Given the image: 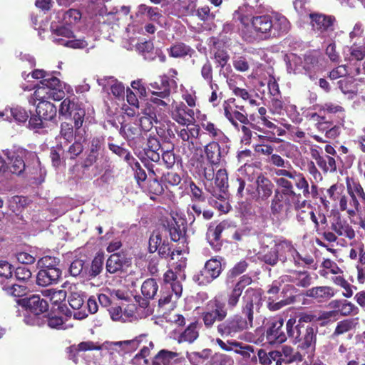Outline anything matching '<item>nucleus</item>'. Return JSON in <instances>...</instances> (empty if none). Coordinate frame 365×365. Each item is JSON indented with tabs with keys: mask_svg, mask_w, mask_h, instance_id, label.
I'll list each match as a JSON object with an SVG mask.
<instances>
[{
	"mask_svg": "<svg viewBox=\"0 0 365 365\" xmlns=\"http://www.w3.org/2000/svg\"><path fill=\"white\" fill-rule=\"evenodd\" d=\"M234 346L235 353L243 356L245 359H251L252 361H256L257 356L254 354V348L250 345H244L242 342L233 341L231 344Z\"/></svg>",
	"mask_w": 365,
	"mask_h": 365,
	"instance_id": "obj_33",
	"label": "nucleus"
},
{
	"mask_svg": "<svg viewBox=\"0 0 365 365\" xmlns=\"http://www.w3.org/2000/svg\"><path fill=\"white\" fill-rule=\"evenodd\" d=\"M238 19L243 24L242 36L247 42L267 39L274 35L273 19L269 15L255 16L250 20L240 15Z\"/></svg>",
	"mask_w": 365,
	"mask_h": 365,
	"instance_id": "obj_4",
	"label": "nucleus"
},
{
	"mask_svg": "<svg viewBox=\"0 0 365 365\" xmlns=\"http://www.w3.org/2000/svg\"><path fill=\"white\" fill-rule=\"evenodd\" d=\"M178 361V353L162 349L154 356L152 365H174Z\"/></svg>",
	"mask_w": 365,
	"mask_h": 365,
	"instance_id": "obj_22",
	"label": "nucleus"
},
{
	"mask_svg": "<svg viewBox=\"0 0 365 365\" xmlns=\"http://www.w3.org/2000/svg\"><path fill=\"white\" fill-rule=\"evenodd\" d=\"M147 343V335L140 334L131 340L120 341H106L103 344L108 349H114L118 352L129 353L135 351L143 342Z\"/></svg>",
	"mask_w": 365,
	"mask_h": 365,
	"instance_id": "obj_10",
	"label": "nucleus"
},
{
	"mask_svg": "<svg viewBox=\"0 0 365 365\" xmlns=\"http://www.w3.org/2000/svg\"><path fill=\"white\" fill-rule=\"evenodd\" d=\"M292 208L291 198L279 194V190L276 189L269 204L271 215L277 218L282 215L287 217L291 212Z\"/></svg>",
	"mask_w": 365,
	"mask_h": 365,
	"instance_id": "obj_8",
	"label": "nucleus"
},
{
	"mask_svg": "<svg viewBox=\"0 0 365 365\" xmlns=\"http://www.w3.org/2000/svg\"><path fill=\"white\" fill-rule=\"evenodd\" d=\"M201 76L205 81L210 84L212 83V66L210 61L206 58L205 62L201 68Z\"/></svg>",
	"mask_w": 365,
	"mask_h": 365,
	"instance_id": "obj_58",
	"label": "nucleus"
},
{
	"mask_svg": "<svg viewBox=\"0 0 365 365\" xmlns=\"http://www.w3.org/2000/svg\"><path fill=\"white\" fill-rule=\"evenodd\" d=\"M130 262L124 253H114L111 255L106 262V270L110 274H115L130 266Z\"/></svg>",
	"mask_w": 365,
	"mask_h": 365,
	"instance_id": "obj_18",
	"label": "nucleus"
},
{
	"mask_svg": "<svg viewBox=\"0 0 365 365\" xmlns=\"http://www.w3.org/2000/svg\"><path fill=\"white\" fill-rule=\"evenodd\" d=\"M8 159L10 161V170L12 173L20 175L27 168L37 183L40 184L44 181L46 170L41 166L35 152L19 148L8 155Z\"/></svg>",
	"mask_w": 365,
	"mask_h": 365,
	"instance_id": "obj_2",
	"label": "nucleus"
},
{
	"mask_svg": "<svg viewBox=\"0 0 365 365\" xmlns=\"http://www.w3.org/2000/svg\"><path fill=\"white\" fill-rule=\"evenodd\" d=\"M61 273L60 269H40L36 275V283L42 287L56 284L59 280Z\"/></svg>",
	"mask_w": 365,
	"mask_h": 365,
	"instance_id": "obj_20",
	"label": "nucleus"
},
{
	"mask_svg": "<svg viewBox=\"0 0 365 365\" xmlns=\"http://www.w3.org/2000/svg\"><path fill=\"white\" fill-rule=\"evenodd\" d=\"M279 253L276 246V241H272L270 246H264L258 254V259L264 263L275 266L279 261Z\"/></svg>",
	"mask_w": 365,
	"mask_h": 365,
	"instance_id": "obj_21",
	"label": "nucleus"
},
{
	"mask_svg": "<svg viewBox=\"0 0 365 365\" xmlns=\"http://www.w3.org/2000/svg\"><path fill=\"white\" fill-rule=\"evenodd\" d=\"M230 147L225 145H220L215 141L210 142L205 146L204 151L207 160L212 165H219L222 158L228 153Z\"/></svg>",
	"mask_w": 365,
	"mask_h": 365,
	"instance_id": "obj_12",
	"label": "nucleus"
},
{
	"mask_svg": "<svg viewBox=\"0 0 365 365\" xmlns=\"http://www.w3.org/2000/svg\"><path fill=\"white\" fill-rule=\"evenodd\" d=\"M211 351L210 349H204L200 352H192L189 354V359L192 363L197 364H202L205 360L207 359L210 355Z\"/></svg>",
	"mask_w": 365,
	"mask_h": 365,
	"instance_id": "obj_56",
	"label": "nucleus"
},
{
	"mask_svg": "<svg viewBox=\"0 0 365 365\" xmlns=\"http://www.w3.org/2000/svg\"><path fill=\"white\" fill-rule=\"evenodd\" d=\"M202 127L210 137L218 140L222 144L229 141L228 138L214 123L209 121L205 122L202 123Z\"/></svg>",
	"mask_w": 365,
	"mask_h": 365,
	"instance_id": "obj_31",
	"label": "nucleus"
},
{
	"mask_svg": "<svg viewBox=\"0 0 365 365\" xmlns=\"http://www.w3.org/2000/svg\"><path fill=\"white\" fill-rule=\"evenodd\" d=\"M80 19L81 14L76 9H69L62 14L63 24L67 26L76 24Z\"/></svg>",
	"mask_w": 365,
	"mask_h": 365,
	"instance_id": "obj_50",
	"label": "nucleus"
},
{
	"mask_svg": "<svg viewBox=\"0 0 365 365\" xmlns=\"http://www.w3.org/2000/svg\"><path fill=\"white\" fill-rule=\"evenodd\" d=\"M103 259L102 257H96L91 264V270L89 272V276L91 277H96L103 270Z\"/></svg>",
	"mask_w": 365,
	"mask_h": 365,
	"instance_id": "obj_59",
	"label": "nucleus"
},
{
	"mask_svg": "<svg viewBox=\"0 0 365 365\" xmlns=\"http://www.w3.org/2000/svg\"><path fill=\"white\" fill-rule=\"evenodd\" d=\"M290 273L289 281L294 283L297 286L307 287L312 284V277L307 272L294 271Z\"/></svg>",
	"mask_w": 365,
	"mask_h": 365,
	"instance_id": "obj_30",
	"label": "nucleus"
},
{
	"mask_svg": "<svg viewBox=\"0 0 365 365\" xmlns=\"http://www.w3.org/2000/svg\"><path fill=\"white\" fill-rule=\"evenodd\" d=\"M319 167L324 173H334L336 171V163L335 159L329 155H325L322 158V165Z\"/></svg>",
	"mask_w": 365,
	"mask_h": 365,
	"instance_id": "obj_55",
	"label": "nucleus"
},
{
	"mask_svg": "<svg viewBox=\"0 0 365 365\" xmlns=\"http://www.w3.org/2000/svg\"><path fill=\"white\" fill-rule=\"evenodd\" d=\"M198 336L197 323L193 322L180 335L178 341L179 342L192 343L197 339Z\"/></svg>",
	"mask_w": 365,
	"mask_h": 365,
	"instance_id": "obj_37",
	"label": "nucleus"
},
{
	"mask_svg": "<svg viewBox=\"0 0 365 365\" xmlns=\"http://www.w3.org/2000/svg\"><path fill=\"white\" fill-rule=\"evenodd\" d=\"M281 354L282 361L286 363L302 361L303 360V354L299 351L294 350L289 346H282Z\"/></svg>",
	"mask_w": 365,
	"mask_h": 365,
	"instance_id": "obj_34",
	"label": "nucleus"
},
{
	"mask_svg": "<svg viewBox=\"0 0 365 365\" xmlns=\"http://www.w3.org/2000/svg\"><path fill=\"white\" fill-rule=\"evenodd\" d=\"M284 321L282 318L274 319L268 324L266 330V338L271 344H282L284 342L288 336L282 330Z\"/></svg>",
	"mask_w": 365,
	"mask_h": 365,
	"instance_id": "obj_11",
	"label": "nucleus"
},
{
	"mask_svg": "<svg viewBox=\"0 0 365 365\" xmlns=\"http://www.w3.org/2000/svg\"><path fill=\"white\" fill-rule=\"evenodd\" d=\"M288 58L287 71L289 73H299L304 71L303 61L296 54L292 53L287 56Z\"/></svg>",
	"mask_w": 365,
	"mask_h": 365,
	"instance_id": "obj_41",
	"label": "nucleus"
},
{
	"mask_svg": "<svg viewBox=\"0 0 365 365\" xmlns=\"http://www.w3.org/2000/svg\"><path fill=\"white\" fill-rule=\"evenodd\" d=\"M54 41L58 44L72 48H84L88 46V43L83 39L64 40L54 36Z\"/></svg>",
	"mask_w": 365,
	"mask_h": 365,
	"instance_id": "obj_46",
	"label": "nucleus"
},
{
	"mask_svg": "<svg viewBox=\"0 0 365 365\" xmlns=\"http://www.w3.org/2000/svg\"><path fill=\"white\" fill-rule=\"evenodd\" d=\"M11 115L15 120L19 123L26 122L29 118V115L26 110L21 107L12 108L11 109Z\"/></svg>",
	"mask_w": 365,
	"mask_h": 365,
	"instance_id": "obj_63",
	"label": "nucleus"
},
{
	"mask_svg": "<svg viewBox=\"0 0 365 365\" xmlns=\"http://www.w3.org/2000/svg\"><path fill=\"white\" fill-rule=\"evenodd\" d=\"M276 246L279 253V261L282 263H285L290 259L292 254L296 255V249L290 242L285 240L279 242H276Z\"/></svg>",
	"mask_w": 365,
	"mask_h": 365,
	"instance_id": "obj_28",
	"label": "nucleus"
},
{
	"mask_svg": "<svg viewBox=\"0 0 365 365\" xmlns=\"http://www.w3.org/2000/svg\"><path fill=\"white\" fill-rule=\"evenodd\" d=\"M160 147L158 139L150 136L148 139L147 147L144 150L146 156L153 162H158L160 159V155L158 153Z\"/></svg>",
	"mask_w": 365,
	"mask_h": 365,
	"instance_id": "obj_26",
	"label": "nucleus"
},
{
	"mask_svg": "<svg viewBox=\"0 0 365 365\" xmlns=\"http://www.w3.org/2000/svg\"><path fill=\"white\" fill-rule=\"evenodd\" d=\"M8 294L16 297H21L25 295L28 289L26 286L14 284L12 286L3 287L2 288Z\"/></svg>",
	"mask_w": 365,
	"mask_h": 365,
	"instance_id": "obj_53",
	"label": "nucleus"
},
{
	"mask_svg": "<svg viewBox=\"0 0 365 365\" xmlns=\"http://www.w3.org/2000/svg\"><path fill=\"white\" fill-rule=\"evenodd\" d=\"M144 115L140 118V126L143 130L148 131L152 128L153 123H157L158 122L157 115L155 112L151 111L149 108L145 110Z\"/></svg>",
	"mask_w": 365,
	"mask_h": 365,
	"instance_id": "obj_39",
	"label": "nucleus"
},
{
	"mask_svg": "<svg viewBox=\"0 0 365 365\" xmlns=\"http://www.w3.org/2000/svg\"><path fill=\"white\" fill-rule=\"evenodd\" d=\"M51 28L52 29V38L53 41H54V36L56 38H60V36L66 37V38H71L73 36V31H71L69 26H55L53 23H51Z\"/></svg>",
	"mask_w": 365,
	"mask_h": 365,
	"instance_id": "obj_47",
	"label": "nucleus"
},
{
	"mask_svg": "<svg viewBox=\"0 0 365 365\" xmlns=\"http://www.w3.org/2000/svg\"><path fill=\"white\" fill-rule=\"evenodd\" d=\"M205 267L212 277L213 280L219 277L222 272V264L220 261L217 259H211L205 264Z\"/></svg>",
	"mask_w": 365,
	"mask_h": 365,
	"instance_id": "obj_45",
	"label": "nucleus"
},
{
	"mask_svg": "<svg viewBox=\"0 0 365 365\" xmlns=\"http://www.w3.org/2000/svg\"><path fill=\"white\" fill-rule=\"evenodd\" d=\"M255 186V190L252 193V197L259 204L267 202L276 190L272 180L262 173L257 176Z\"/></svg>",
	"mask_w": 365,
	"mask_h": 365,
	"instance_id": "obj_7",
	"label": "nucleus"
},
{
	"mask_svg": "<svg viewBox=\"0 0 365 365\" xmlns=\"http://www.w3.org/2000/svg\"><path fill=\"white\" fill-rule=\"evenodd\" d=\"M215 179V184L220 190V194H213L217 198H224V195L228 187V176L225 169H220L217 171Z\"/></svg>",
	"mask_w": 365,
	"mask_h": 365,
	"instance_id": "obj_27",
	"label": "nucleus"
},
{
	"mask_svg": "<svg viewBox=\"0 0 365 365\" xmlns=\"http://www.w3.org/2000/svg\"><path fill=\"white\" fill-rule=\"evenodd\" d=\"M59 263V259L54 257L45 256L42 257L38 262L41 269H59L57 267Z\"/></svg>",
	"mask_w": 365,
	"mask_h": 365,
	"instance_id": "obj_54",
	"label": "nucleus"
},
{
	"mask_svg": "<svg viewBox=\"0 0 365 365\" xmlns=\"http://www.w3.org/2000/svg\"><path fill=\"white\" fill-rule=\"evenodd\" d=\"M189 188L192 202H202L205 200V196L203 195L202 190L198 186H197L195 182H190L189 184Z\"/></svg>",
	"mask_w": 365,
	"mask_h": 365,
	"instance_id": "obj_61",
	"label": "nucleus"
},
{
	"mask_svg": "<svg viewBox=\"0 0 365 365\" xmlns=\"http://www.w3.org/2000/svg\"><path fill=\"white\" fill-rule=\"evenodd\" d=\"M163 227L169 232L170 239L174 242L180 241L185 235V227L181 219L177 220L172 217L163 225Z\"/></svg>",
	"mask_w": 365,
	"mask_h": 365,
	"instance_id": "obj_17",
	"label": "nucleus"
},
{
	"mask_svg": "<svg viewBox=\"0 0 365 365\" xmlns=\"http://www.w3.org/2000/svg\"><path fill=\"white\" fill-rule=\"evenodd\" d=\"M86 297L82 292L72 291L68 297L69 305L77 312H74L73 317L77 319H83L87 317L88 314L83 308Z\"/></svg>",
	"mask_w": 365,
	"mask_h": 365,
	"instance_id": "obj_19",
	"label": "nucleus"
},
{
	"mask_svg": "<svg viewBox=\"0 0 365 365\" xmlns=\"http://www.w3.org/2000/svg\"><path fill=\"white\" fill-rule=\"evenodd\" d=\"M161 235L158 231H155L150 235L149 239V251L150 253H154L158 250V248L163 244Z\"/></svg>",
	"mask_w": 365,
	"mask_h": 365,
	"instance_id": "obj_57",
	"label": "nucleus"
},
{
	"mask_svg": "<svg viewBox=\"0 0 365 365\" xmlns=\"http://www.w3.org/2000/svg\"><path fill=\"white\" fill-rule=\"evenodd\" d=\"M104 140L101 138H93L89 142L87 155L83 164V168H89L97 163L103 150Z\"/></svg>",
	"mask_w": 365,
	"mask_h": 365,
	"instance_id": "obj_13",
	"label": "nucleus"
},
{
	"mask_svg": "<svg viewBox=\"0 0 365 365\" xmlns=\"http://www.w3.org/2000/svg\"><path fill=\"white\" fill-rule=\"evenodd\" d=\"M42 294L55 305L64 301L67 297L66 292L63 289H48L42 291Z\"/></svg>",
	"mask_w": 365,
	"mask_h": 365,
	"instance_id": "obj_38",
	"label": "nucleus"
},
{
	"mask_svg": "<svg viewBox=\"0 0 365 365\" xmlns=\"http://www.w3.org/2000/svg\"><path fill=\"white\" fill-rule=\"evenodd\" d=\"M306 295L319 302H323L331 298L334 295V291L333 288L328 286L315 287L308 289Z\"/></svg>",
	"mask_w": 365,
	"mask_h": 365,
	"instance_id": "obj_23",
	"label": "nucleus"
},
{
	"mask_svg": "<svg viewBox=\"0 0 365 365\" xmlns=\"http://www.w3.org/2000/svg\"><path fill=\"white\" fill-rule=\"evenodd\" d=\"M15 277L21 282H27L31 278V270L24 266L18 267L14 272Z\"/></svg>",
	"mask_w": 365,
	"mask_h": 365,
	"instance_id": "obj_60",
	"label": "nucleus"
},
{
	"mask_svg": "<svg viewBox=\"0 0 365 365\" xmlns=\"http://www.w3.org/2000/svg\"><path fill=\"white\" fill-rule=\"evenodd\" d=\"M199 125L190 123L186 128H182L178 132V135L183 141H189L190 138H197L200 135Z\"/></svg>",
	"mask_w": 365,
	"mask_h": 365,
	"instance_id": "obj_40",
	"label": "nucleus"
},
{
	"mask_svg": "<svg viewBox=\"0 0 365 365\" xmlns=\"http://www.w3.org/2000/svg\"><path fill=\"white\" fill-rule=\"evenodd\" d=\"M192 53L194 50L182 43L175 44L170 49V56L175 58L191 56Z\"/></svg>",
	"mask_w": 365,
	"mask_h": 365,
	"instance_id": "obj_43",
	"label": "nucleus"
},
{
	"mask_svg": "<svg viewBox=\"0 0 365 365\" xmlns=\"http://www.w3.org/2000/svg\"><path fill=\"white\" fill-rule=\"evenodd\" d=\"M273 24V31L277 30L282 33H287L290 29V23L287 19L279 14L274 15Z\"/></svg>",
	"mask_w": 365,
	"mask_h": 365,
	"instance_id": "obj_44",
	"label": "nucleus"
},
{
	"mask_svg": "<svg viewBox=\"0 0 365 365\" xmlns=\"http://www.w3.org/2000/svg\"><path fill=\"white\" fill-rule=\"evenodd\" d=\"M303 68L309 78L314 79V74L319 70L317 58L312 54L306 55L303 61Z\"/></svg>",
	"mask_w": 365,
	"mask_h": 365,
	"instance_id": "obj_32",
	"label": "nucleus"
},
{
	"mask_svg": "<svg viewBox=\"0 0 365 365\" xmlns=\"http://www.w3.org/2000/svg\"><path fill=\"white\" fill-rule=\"evenodd\" d=\"M192 279L199 285H206L213 281L212 277L205 267L193 275Z\"/></svg>",
	"mask_w": 365,
	"mask_h": 365,
	"instance_id": "obj_48",
	"label": "nucleus"
},
{
	"mask_svg": "<svg viewBox=\"0 0 365 365\" xmlns=\"http://www.w3.org/2000/svg\"><path fill=\"white\" fill-rule=\"evenodd\" d=\"M331 229L339 236L346 237L349 240H353L356 236L354 230L346 220L341 218L339 213L334 215L331 222Z\"/></svg>",
	"mask_w": 365,
	"mask_h": 365,
	"instance_id": "obj_14",
	"label": "nucleus"
},
{
	"mask_svg": "<svg viewBox=\"0 0 365 365\" xmlns=\"http://www.w3.org/2000/svg\"><path fill=\"white\" fill-rule=\"evenodd\" d=\"M39 101L40 102L36 106L37 115L44 120H52L56 115L57 110L56 106L46 101V99H41Z\"/></svg>",
	"mask_w": 365,
	"mask_h": 365,
	"instance_id": "obj_24",
	"label": "nucleus"
},
{
	"mask_svg": "<svg viewBox=\"0 0 365 365\" xmlns=\"http://www.w3.org/2000/svg\"><path fill=\"white\" fill-rule=\"evenodd\" d=\"M41 80V86H38L33 96L29 99V103L35 104L36 100L51 98L54 101H60L64 98L65 93L62 89L60 80L51 74Z\"/></svg>",
	"mask_w": 365,
	"mask_h": 365,
	"instance_id": "obj_5",
	"label": "nucleus"
},
{
	"mask_svg": "<svg viewBox=\"0 0 365 365\" xmlns=\"http://www.w3.org/2000/svg\"><path fill=\"white\" fill-rule=\"evenodd\" d=\"M258 298L253 289H247L242 297V315L235 314L217 326V331L222 337L234 338L253 327L254 301Z\"/></svg>",
	"mask_w": 365,
	"mask_h": 365,
	"instance_id": "obj_1",
	"label": "nucleus"
},
{
	"mask_svg": "<svg viewBox=\"0 0 365 365\" xmlns=\"http://www.w3.org/2000/svg\"><path fill=\"white\" fill-rule=\"evenodd\" d=\"M147 190L150 193L160 195L163 192V187L157 179L150 180L148 182Z\"/></svg>",
	"mask_w": 365,
	"mask_h": 365,
	"instance_id": "obj_64",
	"label": "nucleus"
},
{
	"mask_svg": "<svg viewBox=\"0 0 365 365\" xmlns=\"http://www.w3.org/2000/svg\"><path fill=\"white\" fill-rule=\"evenodd\" d=\"M277 185L282 188L279 190V194L289 196V197H294L297 194L294 190L292 182L284 178H279L276 180Z\"/></svg>",
	"mask_w": 365,
	"mask_h": 365,
	"instance_id": "obj_42",
	"label": "nucleus"
},
{
	"mask_svg": "<svg viewBox=\"0 0 365 365\" xmlns=\"http://www.w3.org/2000/svg\"><path fill=\"white\" fill-rule=\"evenodd\" d=\"M287 336L294 343L298 344L297 348L308 354L309 358L314 356L316 349L318 327L296 324V319L290 318L286 323Z\"/></svg>",
	"mask_w": 365,
	"mask_h": 365,
	"instance_id": "obj_3",
	"label": "nucleus"
},
{
	"mask_svg": "<svg viewBox=\"0 0 365 365\" xmlns=\"http://www.w3.org/2000/svg\"><path fill=\"white\" fill-rule=\"evenodd\" d=\"M85 115V110L82 108H80L78 106H77V107L75 108V109L73 110L72 114L70 115L71 116H72L73 120L74 121L76 136L82 135L83 133L85 132L84 130L81 129L84 121Z\"/></svg>",
	"mask_w": 365,
	"mask_h": 365,
	"instance_id": "obj_35",
	"label": "nucleus"
},
{
	"mask_svg": "<svg viewBox=\"0 0 365 365\" xmlns=\"http://www.w3.org/2000/svg\"><path fill=\"white\" fill-rule=\"evenodd\" d=\"M171 116L182 125H190L195 120L193 110L188 108L183 103H178L173 107Z\"/></svg>",
	"mask_w": 365,
	"mask_h": 365,
	"instance_id": "obj_15",
	"label": "nucleus"
},
{
	"mask_svg": "<svg viewBox=\"0 0 365 365\" xmlns=\"http://www.w3.org/2000/svg\"><path fill=\"white\" fill-rule=\"evenodd\" d=\"M76 107H77V105L75 104L73 101L66 98L61 103L59 113L63 115H70L72 114Z\"/></svg>",
	"mask_w": 365,
	"mask_h": 365,
	"instance_id": "obj_62",
	"label": "nucleus"
},
{
	"mask_svg": "<svg viewBox=\"0 0 365 365\" xmlns=\"http://www.w3.org/2000/svg\"><path fill=\"white\" fill-rule=\"evenodd\" d=\"M224 111L225 117L236 128H238L239 126L237 120L243 124H247L249 123L247 115L242 113L240 110H232L228 106H224Z\"/></svg>",
	"mask_w": 365,
	"mask_h": 365,
	"instance_id": "obj_29",
	"label": "nucleus"
},
{
	"mask_svg": "<svg viewBox=\"0 0 365 365\" xmlns=\"http://www.w3.org/2000/svg\"><path fill=\"white\" fill-rule=\"evenodd\" d=\"M25 306L28 310L38 315L48 309L47 301L41 299L38 295H33L26 299Z\"/></svg>",
	"mask_w": 365,
	"mask_h": 365,
	"instance_id": "obj_25",
	"label": "nucleus"
},
{
	"mask_svg": "<svg viewBox=\"0 0 365 365\" xmlns=\"http://www.w3.org/2000/svg\"><path fill=\"white\" fill-rule=\"evenodd\" d=\"M164 84V83H163ZM163 89L162 91H153V96L150 98V101L153 103L157 108H159L160 111L158 113V116L163 118L165 115L164 113L165 111L169 110L168 104L171 101L170 98V87L165 85H163Z\"/></svg>",
	"mask_w": 365,
	"mask_h": 365,
	"instance_id": "obj_16",
	"label": "nucleus"
},
{
	"mask_svg": "<svg viewBox=\"0 0 365 365\" xmlns=\"http://www.w3.org/2000/svg\"><path fill=\"white\" fill-rule=\"evenodd\" d=\"M158 289V285L155 279H146L141 286V292L147 299H153Z\"/></svg>",
	"mask_w": 365,
	"mask_h": 365,
	"instance_id": "obj_36",
	"label": "nucleus"
},
{
	"mask_svg": "<svg viewBox=\"0 0 365 365\" xmlns=\"http://www.w3.org/2000/svg\"><path fill=\"white\" fill-rule=\"evenodd\" d=\"M352 328L353 322L351 320L346 319L341 321L337 324L334 333L331 335V338L334 339L336 336L343 334L350 331Z\"/></svg>",
	"mask_w": 365,
	"mask_h": 365,
	"instance_id": "obj_52",
	"label": "nucleus"
},
{
	"mask_svg": "<svg viewBox=\"0 0 365 365\" xmlns=\"http://www.w3.org/2000/svg\"><path fill=\"white\" fill-rule=\"evenodd\" d=\"M259 139L261 140V143L257 144L255 146V151L259 155H267L270 157V155L273 153L274 146L264 143V140L267 139L264 135H259Z\"/></svg>",
	"mask_w": 365,
	"mask_h": 365,
	"instance_id": "obj_51",
	"label": "nucleus"
},
{
	"mask_svg": "<svg viewBox=\"0 0 365 365\" xmlns=\"http://www.w3.org/2000/svg\"><path fill=\"white\" fill-rule=\"evenodd\" d=\"M227 314L228 311L225 303L219 298L215 297L207 303L202 312L201 318L205 327L207 329H211L215 322H222L226 319Z\"/></svg>",
	"mask_w": 365,
	"mask_h": 365,
	"instance_id": "obj_6",
	"label": "nucleus"
},
{
	"mask_svg": "<svg viewBox=\"0 0 365 365\" xmlns=\"http://www.w3.org/2000/svg\"><path fill=\"white\" fill-rule=\"evenodd\" d=\"M295 186L297 189L302 190L303 196L305 198H309V182L303 175V174L298 173L295 178H294Z\"/></svg>",
	"mask_w": 365,
	"mask_h": 365,
	"instance_id": "obj_49",
	"label": "nucleus"
},
{
	"mask_svg": "<svg viewBox=\"0 0 365 365\" xmlns=\"http://www.w3.org/2000/svg\"><path fill=\"white\" fill-rule=\"evenodd\" d=\"M312 29L322 36H329L334 31L336 18L322 14H309Z\"/></svg>",
	"mask_w": 365,
	"mask_h": 365,
	"instance_id": "obj_9",
	"label": "nucleus"
}]
</instances>
